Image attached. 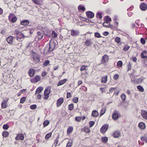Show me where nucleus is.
I'll list each match as a JSON object with an SVG mask.
<instances>
[{"label": "nucleus", "mask_w": 147, "mask_h": 147, "mask_svg": "<svg viewBox=\"0 0 147 147\" xmlns=\"http://www.w3.org/2000/svg\"><path fill=\"white\" fill-rule=\"evenodd\" d=\"M34 30V28H26L23 31V33L25 34V37L29 38L31 36V35L33 34Z\"/></svg>", "instance_id": "nucleus-1"}, {"label": "nucleus", "mask_w": 147, "mask_h": 147, "mask_svg": "<svg viewBox=\"0 0 147 147\" xmlns=\"http://www.w3.org/2000/svg\"><path fill=\"white\" fill-rule=\"evenodd\" d=\"M49 49L47 50L48 47H45L44 49V51L45 52V50H47L46 53H44V54H46L48 52H51L53 51L55 48L56 46V42L54 41H50L49 43Z\"/></svg>", "instance_id": "nucleus-2"}, {"label": "nucleus", "mask_w": 147, "mask_h": 147, "mask_svg": "<svg viewBox=\"0 0 147 147\" xmlns=\"http://www.w3.org/2000/svg\"><path fill=\"white\" fill-rule=\"evenodd\" d=\"M147 52L146 50L143 51L141 53L140 56L141 58L143 59L142 60V62L143 63L144 65H147V56L146 54Z\"/></svg>", "instance_id": "nucleus-3"}, {"label": "nucleus", "mask_w": 147, "mask_h": 147, "mask_svg": "<svg viewBox=\"0 0 147 147\" xmlns=\"http://www.w3.org/2000/svg\"><path fill=\"white\" fill-rule=\"evenodd\" d=\"M8 19L10 22L14 23L16 21L17 19L14 14L11 13L8 16Z\"/></svg>", "instance_id": "nucleus-4"}, {"label": "nucleus", "mask_w": 147, "mask_h": 147, "mask_svg": "<svg viewBox=\"0 0 147 147\" xmlns=\"http://www.w3.org/2000/svg\"><path fill=\"white\" fill-rule=\"evenodd\" d=\"M144 78L142 77L139 78H136L135 79H131V82L134 84H140L144 80Z\"/></svg>", "instance_id": "nucleus-5"}, {"label": "nucleus", "mask_w": 147, "mask_h": 147, "mask_svg": "<svg viewBox=\"0 0 147 147\" xmlns=\"http://www.w3.org/2000/svg\"><path fill=\"white\" fill-rule=\"evenodd\" d=\"M41 79L40 76H36L34 78H31L30 79V81L32 83H36L39 81Z\"/></svg>", "instance_id": "nucleus-6"}, {"label": "nucleus", "mask_w": 147, "mask_h": 147, "mask_svg": "<svg viewBox=\"0 0 147 147\" xmlns=\"http://www.w3.org/2000/svg\"><path fill=\"white\" fill-rule=\"evenodd\" d=\"M109 127V125L108 124H105L103 125L100 129V131L102 134L105 133Z\"/></svg>", "instance_id": "nucleus-7"}, {"label": "nucleus", "mask_w": 147, "mask_h": 147, "mask_svg": "<svg viewBox=\"0 0 147 147\" xmlns=\"http://www.w3.org/2000/svg\"><path fill=\"white\" fill-rule=\"evenodd\" d=\"M93 42L92 41V40L91 39H87L86 40V41L84 44V45H86L87 47H91L92 45H93Z\"/></svg>", "instance_id": "nucleus-8"}, {"label": "nucleus", "mask_w": 147, "mask_h": 147, "mask_svg": "<svg viewBox=\"0 0 147 147\" xmlns=\"http://www.w3.org/2000/svg\"><path fill=\"white\" fill-rule=\"evenodd\" d=\"M121 132L119 130H116L114 131L112 136L115 138H118L121 136Z\"/></svg>", "instance_id": "nucleus-9"}, {"label": "nucleus", "mask_w": 147, "mask_h": 147, "mask_svg": "<svg viewBox=\"0 0 147 147\" xmlns=\"http://www.w3.org/2000/svg\"><path fill=\"white\" fill-rule=\"evenodd\" d=\"M86 16L88 18L91 19L94 16V13L91 11H88L86 12Z\"/></svg>", "instance_id": "nucleus-10"}, {"label": "nucleus", "mask_w": 147, "mask_h": 147, "mask_svg": "<svg viewBox=\"0 0 147 147\" xmlns=\"http://www.w3.org/2000/svg\"><path fill=\"white\" fill-rule=\"evenodd\" d=\"M64 101V99L63 98H61L58 99L56 103L57 106V107L60 106Z\"/></svg>", "instance_id": "nucleus-11"}, {"label": "nucleus", "mask_w": 147, "mask_h": 147, "mask_svg": "<svg viewBox=\"0 0 147 147\" xmlns=\"http://www.w3.org/2000/svg\"><path fill=\"white\" fill-rule=\"evenodd\" d=\"M59 135H58L57 136L56 138L53 143V145L55 147H56L57 146H59L60 144L59 143Z\"/></svg>", "instance_id": "nucleus-12"}, {"label": "nucleus", "mask_w": 147, "mask_h": 147, "mask_svg": "<svg viewBox=\"0 0 147 147\" xmlns=\"http://www.w3.org/2000/svg\"><path fill=\"white\" fill-rule=\"evenodd\" d=\"M51 92V88L49 86L46 88L44 91V95L45 96L48 95Z\"/></svg>", "instance_id": "nucleus-13"}, {"label": "nucleus", "mask_w": 147, "mask_h": 147, "mask_svg": "<svg viewBox=\"0 0 147 147\" xmlns=\"http://www.w3.org/2000/svg\"><path fill=\"white\" fill-rule=\"evenodd\" d=\"M13 37L11 36H9L6 38V40L9 44L12 45L13 44Z\"/></svg>", "instance_id": "nucleus-14"}, {"label": "nucleus", "mask_w": 147, "mask_h": 147, "mask_svg": "<svg viewBox=\"0 0 147 147\" xmlns=\"http://www.w3.org/2000/svg\"><path fill=\"white\" fill-rule=\"evenodd\" d=\"M140 9L143 11H145L147 8V5L144 2L141 3L140 5Z\"/></svg>", "instance_id": "nucleus-15"}, {"label": "nucleus", "mask_w": 147, "mask_h": 147, "mask_svg": "<svg viewBox=\"0 0 147 147\" xmlns=\"http://www.w3.org/2000/svg\"><path fill=\"white\" fill-rule=\"evenodd\" d=\"M70 31L71 32V35L72 36H77L80 33L79 31L75 30H71Z\"/></svg>", "instance_id": "nucleus-16"}, {"label": "nucleus", "mask_w": 147, "mask_h": 147, "mask_svg": "<svg viewBox=\"0 0 147 147\" xmlns=\"http://www.w3.org/2000/svg\"><path fill=\"white\" fill-rule=\"evenodd\" d=\"M81 131L83 132H85L87 134L89 133L90 132V130L89 127L87 126H85L81 129Z\"/></svg>", "instance_id": "nucleus-17"}, {"label": "nucleus", "mask_w": 147, "mask_h": 147, "mask_svg": "<svg viewBox=\"0 0 147 147\" xmlns=\"http://www.w3.org/2000/svg\"><path fill=\"white\" fill-rule=\"evenodd\" d=\"M24 136L23 134H19L15 138V139L16 140H24Z\"/></svg>", "instance_id": "nucleus-18"}, {"label": "nucleus", "mask_w": 147, "mask_h": 147, "mask_svg": "<svg viewBox=\"0 0 147 147\" xmlns=\"http://www.w3.org/2000/svg\"><path fill=\"white\" fill-rule=\"evenodd\" d=\"M108 59V55H105L102 57L101 62L102 63H105L107 62Z\"/></svg>", "instance_id": "nucleus-19"}, {"label": "nucleus", "mask_w": 147, "mask_h": 147, "mask_svg": "<svg viewBox=\"0 0 147 147\" xmlns=\"http://www.w3.org/2000/svg\"><path fill=\"white\" fill-rule=\"evenodd\" d=\"M35 73V71L34 69H30L28 71V74L30 77H33Z\"/></svg>", "instance_id": "nucleus-20"}, {"label": "nucleus", "mask_w": 147, "mask_h": 147, "mask_svg": "<svg viewBox=\"0 0 147 147\" xmlns=\"http://www.w3.org/2000/svg\"><path fill=\"white\" fill-rule=\"evenodd\" d=\"M37 37L38 40H40L42 38L44 34L43 32L38 31L37 32Z\"/></svg>", "instance_id": "nucleus-21"}, {"label": "nucleus", "mask_w": 147, "mask_h": 147, "mask_svg": "<svg viewBox=\"0 0 147 147\" xmlns=\"http://www.w3.org/2000/svg\"><path fill=\"white\" fill-rule=\"evenodd\" d=\"M30 23V22L28 20H23L20 22V24L24 26H26Z\"/></svg>", "instance_id": "nucleus-22"}, {"label": "nucleus", "mask_w": 147, "mask_h": 147, "mask_svg": "<svg viewBox=\"0 0 147 147\" xmlns=\"http://www.w3.org/2000/svg\"><path fill=\"white\" fill-rule=\"evenodd\" d=\"M44 34L49 37H51V34L50 31L49 30H46L45 31L43 32Z\"/></svg>", "instance_id": "nucleus-23"}, {"label": "nucleus", "mask_w": 147, "mask_h": 147, "mask_svg": "<svg viewBox=\"0 0 147 147\" xmlns=\"http://www.w3.org/2000/svg\"><path fill=\"white\" fill-rule=\"evenodd\" d=\"M141 115L145 119H147V112L143 110L141 111Z\"/></svg>", "instance_id": "nucleus-24"}, {"label": "nucleus", "mask_w": 147, "mask_h": 147, "mask_svg": "<svg viewBox=\"0 0 147 147\" xmlns=\"http://www.w3.org/2000/svg\"><path fill=\"white\" fill-rule=\"evenodd\" d=\"M112 117L113 119H117L119 118V114L117 112L114 111L112 115Z\"/></svg>", "instance_id": "nucleus-25"}, {"label": "nucleus", "mask_w": 147, "mask_h": 147, "mask_svg": "<svg viewBox=\"0 0 147 147\" xmlns=\"http://www.w3.org/2000/svg\"><path fill=\"white\" fill-rule=\"evenodd\" d=\"M67 79H64L63 80H60L58 83L57 86L62 85L65 84L67 81Z\"/></svg>", "instance_id": "nucleus-26"}, {"label": "nucleus", "mask_w": 147, "mask_h": 147, "mask_svg": "<svg viewBox=\"0 0 147 147\" xmlns=\"http://www.w3.org/2000/svg\"><path fill=\"white\" fill-rule=\"evenodd\" d=\"M43 89V88L41 86H39L36 89L35 94H39L40 93Z\"/></svg>", "instance_id": "nucleus-27"}, {"label": "nucleus", "mask_w": 147, "mask_h": 147, "mask_svg": "<svg viewBox=\"0 0 147 147\" xmlns=\"http://www.w3.org/2000/svg\"><path fill=\"white\" fill-rule=\"evenodd\" d=\"M74 128L73 126H70L67 129V134L68 135L71 134L73 131Z\"/></svg>", "instance_id": "nucleus-28"}, {"label": "nucleus", "mask_w": 147, "mask_h": 147, "mask_svg": "<svg viewBox=\"0 0 147 147\" xmlns=\"http://www.w3.org/2000/svg\"><path fill=\"white\" fill-rule=\"evenodd\" d=\"M98 113L97 111L94 110L92 113V117H96L98 116Z\"/></svg>", "instance_id": "nucleus-29"}, {"label": "nucleus", "mask_w": 147, "mask_h": 147, "mask_svg": "<svg viewBox=\"0 0 147 147\" xmlns=\"http://www.w3.org/2000/svg\"><path fill=\"white\" fill-rule=\"evenodd\" d=\"M33 59L36 62H38L40 61V58L39 57L38 55L37 54H36L33 57Z\"/></svg>", "instance_id": "nucleus-30"}, {"label": "nucleus", "mask_w": 147, "mask_h": 147, "mask_svg": "<svg viewBox=\"0 0 147 147\" xmlns=\"http://www.w3.org/2000/svg\"><path fill=\"white\" fill-rule=\"evenodd\" d=\"M2 135L3 137L6 138L9 136V133L7 131H5L3 132Z\"/></svg>", "instance_id": "nucleus-31"}, {"label": "nucleus", "mask_w": 147, "mask_h": 147, "mask_svg": "<svg viewBox=\"0 0 147 147\" xmlns=\"http://www.w3.org/2000/svg\"><path fill=\"white\" fill-rule=\"evenodd\" d=\"M138 126L141 129H144L145 128V124L143 122H140L139 123Z\"/></svg>", "instance_id": "nucleus-32"}, {"label": "nucleus", "mask_w": 147, "mask_h": 147, "mask_svg": "<svg viewBox=\"0 0 147 147\" xmlns=\"http://www.w3.org/2000/svg\"><path fill=\"white\" fill-rule=\"evenodd\" d=\"M107 76H106L102 78L101 81L102 82L105 83L107 82Z\"/></svg>", "instance_id": "nucleus-33"}, {"label": "nucleus", "mask_w": 147, "mask_h": 147, "mask_svg": "<svg viewBox=\"0 0 147 147\" xmlns=\"http://www.w3.org/2000/svg\"><path fill=\"white\" fill-rule=\"evenodd\" d=\"M22 32L23 33L21 32L20 33V34L17 37V38H19L20 39L25 37V36L24 34L23 33V31H22Z\"/></svg>", "instance_id": "nucleus-34"}, {"label": "nucleus", "mask_w": 147, "mask_h": 147, "mask_svg": "<svg viewBox=\"0 0 147 147\" xmlns=\"http://www.w3.org/2000/svg\"><path fill=\"white\" fill-rule=\"evenodd\" d=\"M52 134V132H51L47 133L45 136V139L47 140L49 139L51 137Z\"/></svg>", "instance_id": "nucleus-35"}, {"label": "nucleus", "mask_w": 147, "mask_h": 147, "mask_svg": "<svg viewBox=\"0 0 147 147\" xmlns=\"http://www.w3.org/2000/svg\"><path fill=\"white\" fill-rule=\"evenodd\" d=\"M78 9L79 10H82L84 11L85 10V8L84 6H82L81 5H79L78 7Z\"/></svg>", "instance_id": "nucleus-36"}, {"label": "nucleus", "mask_w": 147, "mask_h": 147, "mask_svg": "<svg viewBox=\"0 0 147 147\" xmlns=\"http://www.w3.org/2000/svg\"><path fill=\"white\" fill-rule=\"evenodd\" d=\"M102 142L104 143H106L108 140V139L107 137H102L101 138Z\"/></svg>", "instance_id": "nucleus-37"}, {"label": "nucleus", "mask_w": 147, "mask_h": 147, "mask_svg": "<svg viewBox=\"0 0 147 147\" xmlns=\"http://www.w3.org/2000/svg\"><path fill=\"white\" fill-rule=\"evenodd\" d=\"M141 139L142 141H144L146 143L147 142V137L146 135H144L142 136Z\"/></svg>", "instance_id": "nucleus-38"}, {"label": "nucleus", "mask_w": 147, "mask_h": 147, "mask_svg": "<svg viewBox=\"0 0 147 147\" xmlns=\"http://www.w3.org/2000/svg\"><path fill=\"white\" fill-rule=\"evenodd\" d=\"M73 144L71 140H69L66 145V147H71Z\"/></svg>", "instance_id": "nucleus-39"}, {"label": "nucleus", "mask_w": 147, "mask_h": 147, "mask_svg": "<svg viewBox=\"0 0 147 147\" xmlns=\"http://www.w3.org/2000/svg\"><path fill=\"white\" fill-rule=\"evenodd\" d=\"M104 21H111V19L110 17L108 16L105 17L104 18Z\"/></svg>", "instance_id": "nucleus-40"}, {"label": "nucleus", "mask_w": 147, "mask_h": 147, "mask_svg": "<svg viewBox=\"0 0 147 147\" xmlns=\"http://www.w3.org/2000/svg\"><path fill=\"white\" fill-rule=\"evenodd\" d=\"M137 88L141 92L144 91V89L142 86L140 85H139L137 86Z\"/></svg>", "instance_id": "nucleus-41"}, {"label": "nucleus", "mask_w": 147, "mask_h": 147, "mask_svg": "<svg viewBox=\"0 0 147 147\" xmlns=\"http://www.w3.org/2000/svg\"><path fill=\"white\" fill-rule=\"evenodd\" d=\"M106 110V109L105 108H102L100 111V117H101L105 113Z\"/></svg>", "instance_id": "nucleus-42"}, {"label": "nucleus", "mask_w": 147, "mask_h": 147, "mask_svg": "<svg viewBox=\"0 0 147 147\" xmlns=\"http://www.w3.org/2000/svg\"><path fill=\"white\" fill-rule=\"evenodd\" d=\"M74 107V105L73 104H71L68 105V109L70 111H72Z\"/></svg>", "instance_id": "nucleus-43"}, {"label": "nucleus", "mask_w": 147, "mask_h": 147, "mask_svg": "<svg viewBox=\"0 0 147 147\" xmlns=\"http://www.w3.org/2000/svg\"><path fill=\"white\" fill-rule=\"evenodd\" d=\"M120 97L123 102L125 101L126 99V96L124 93H122Z\"/></svg>", "instance_id": "nucleus-44"}, {"label": "nucleus", "mask_w": 147, "mask_h": 147, "mask_svg": "<svg viewBox=\"0 0 147 147\" xmlns=\"http://www.w3.org/2000/svg\"><path fill=\"white\" fill-rule=\"evenodd\" d=\"M49 121L48 120H45L43 123L44 127H45L48 125L49 124Z\"/></svg>", "instance_id": "nucleus-45"}, {"label": "nucleus", "mask_w": 147, "mask_h": 147, "mask_svg": "<svg viewBox=\"0 0 147 147\" xmlns=\"http://www.w3.org/2000/svg\"><path fill=\"white\" fill-rule=\"evenodd\" d=\"M51 34L53 38H56L57 37V34L53 30L52 31Z\"/></svg>", "instance_id": "nucleus-46"}, {"label": "nucleus", "mask_w": 147, "mask_h": 147, "mask_svg": "<svg viewBox=\"0 0 147 147\" xmlns=\"http://www.w3.org/2000/svg\"><path fill=\"white\" fill-rule=\"evenodd\" d=\"M6 102L4 101V102H2L1 103V107L2 108H5L7 107Z\"/></svg>", "instance_id": "nucleus-47"}, {"label": "nucleus", "mask_w": 147, "mask_h": 147, "mask_svg": "<svg viewBox=\"0 0 147 147\" xmlns=\"http://www.w3.org/2000/svg\"><path fill=\"white\" fill-rule=\"evenodd\" d=\"M96 16L97 18H98L99 19H101L102 18L101 13L99 12H97L96 13Z\"/></svg>", "instance_id": "nucleus-48"}, {"label": "nucleus", "mask_w": 147, "mask_h": 147, "mask_svg": "<svg viewBox=\"0 0 147 147\" xmlns=\"http://www.w3.org/2000/svg\"><path fill=\"white\" fill-rule=\"evenodd\" d=\"M94 36L97 38H100L102 37L101 36L100 33L98 32H96L94 33Z\"/></svg>", "instance_id": "nucleus-49"}, {"label": "nucleus", "mask_w": 147, "mask_h": 147, "mask_svg": "<svg viewBox=\"0 0 147 147\" xmlns=\"http://www.w3.org/2000/svg\"><path fill=\"white\" fill-rule=\"evenodd\" d=\"M85 118L86 117L85 116L83 117H76L75 118V119H85Z\"/></svg>", "instance_id": "nucleus-50"}, {"label": "nucleus", "mask_w": 147, "mask_h": 147, "mask_svg": "<svg viewBox=\"0 0 147 147\" xmlns=\"http://www.w3.org/2000/svg\"><path fill=\"white\" fill-rule=\"evenodd\" d=\"M94 124H95V122L94 121H90L89 122V127L90 128L92 127L94 125Z\"/></svg>", "instance_id": "nucleus-51"}, {"label": "nucleus", "mask_w": 147, "mask_h": 147, "mask_svg": "<svg viewBox=\"0 0 147 147\" xmlns=\"http://www.w3.org/2000/svg\"><path fill=\"white\" fill-rule=\"evenodd\" d=\"M130 47L127 45H125L123 48V50L125 51H127L129 48Z\"/></svg>", "instance_id": "nucleus-52"}, {"label": "nucleus", "mask_w": 147, "mask_h": 147, "mask_svg": "<svg viewBox=\"0 0 147 147\" xmlns=\"http://www.w3.org/2000/svg\"><path fill=\"white\" fill-rule=\"evenodd\" d=\"M50 61L49 60H46L43 63V65L45 66H46L48 65Z\"/></svg>", "instance_id": "nucleus-53"}, {"label": "nucleus", "mask_w": 147, "mask_h": 147, "mask_svg": "<svg viewBox=\"0 0 147 147\" xmlns=\"http://www.w3.org/2000/svg\"><path fill=\"white\" fill-rule=\"evenodd\" d=\"M141 43L143 45H144L146 43V41L144 38H141L140 39Z\"/></svg>", "instance_id": "nucleus-54"}, {"label": "nucleus", "mask_w": 147, "mask_h": 147, "mask_svg": "<svg viewBox=\"0 0 147 147\" xmlns=\"http://www.w3.org/2000/svg\"><path fill=\"white\" fill-rule=\"evenodd\" d=\"M26 99L25 97H23L20 100V103H23L25 101Z\"/></svg>", "instance_id": "nucleus-55"}, {"label": "nucleus", "mask_w": 147, "mask_h": 147, "mask_svg": "<svg viewBox=\"0 0 147 147\" xmlns=\"http://www.w3.org/2000/svg\"><path fill=\"white\" fill-rule=\"evenodd\" d=\"M37 106L36 105H32L30 106V108L31 109H34L36 108Z\"/></svg>", "instance_id": "nucleus-56"}, {"label": "nucleus", "mask_w": 147, "mask_h": 147, "mask_svg": "<svg viewBox=\"0 0 147 147\" xmlns=\"http://www.w3.org/2000/svg\"><path fill=\"white\" fill-rule=\"evenodd\" d=\"M123 65V62L121 61H119L117 63V65L119 67H121Z\"/></svg>", "instance_id": "nucleus-57"}, {"label": "nucleus", "mask_w": 147, "mask_h": 147, "mask_svg": "<svg viewBox=\"0 0 147 147\" xmlns=\"http://www.w3.org/2000/svg\"><path fill=\"white\" fill-rule=\"evenodd\" d=\"M78 97H74L73 99V101L75 103H77L78 102Z\"/></svg>", "instance_id": "nucleus-58"}, {"label": "nucleus", "mask_w": 147, "mask_h": 147, "mask_svg": "<svg viewBox=\"0 0 147 147\" xmlns=\"http://www.w3.org/2000/svg\"><path fill=\"white\" fill-rule=\"evenodd\" d=\"M115 41L117 43H119L120 42V38L119 37H117L115 39Z\"/></svg>", "instance_id": "nucleus-59"}, {"label": "nucleus", "mask_w": 147, "mask_h": 147, "mask_svg": "<svg viewBox=\"0 0 147 147\" xmlns=\"http://www.w3.org/2000/svg\"><path fill=\"white\" fill-rule=\"evenodd\" d=\"M21 32H20L18 30L16 29L15 30L14 33L17 35V36Z\"/></svg>", "instance_id": "nucleus-60"}, {"label": "nucleus", "mask_w": 147, "mask_h": 147, "mask_svg": "<svg viewBox=\"0 0 147 147\" xmlns=\"http://www.w3.org/2000/svg\"><path fill=\"white\" fill-rule=\"evenodd\" d=\"M119 77V75L118 74H116L114 75L113 78L114 80H116Z\"/></svg>", "instance_id": "nucleus-61"}, {"label": "nucleus", "mask_w": 147, "mask_h": 147, "mask_svg": "<svg viewBox=\"0 0 147 147\" xmlns=\"http://www.w3.org/2000/svg\"><path fill=\"white\" fill-rule=\"evenodd\" d=\"M3 129L4 130H7L9 128V126L7 124H4L3 126Z\"/></svg>", "instance_id": "nucleus-62"}, {"label": "nucleus", "mask_w": 147, "mask_h": 147, "mask_svg": "<svg viewBox=\"0 0 147 147\" xmlns=\"http://www.w3.org/2000/svg\"><path fill=\"white\" fill-rule=\"evenodd\" d=\"M131 64H132L130 62H129V64H128V65H127V67H128L127 71H128L129 70H130L131 69Z\"/></svg>", "instance_id": "nucleus-63"}, {"label": "nucleus", "mask_w": 147, "mask_h": 147, "mask_svg": "<svg viewBox=\"0 0 147 147\" xmlns=\"http://www.w3.org/2000/svg\"><path fill=\"white\" fill-rule=\"evenodd\" d=\"M86 66L83 65L80 68V70L82 71L84 70H85L86 69Z\"/></svg>", "instance_id": "nucleus-64"}]
</instances>
